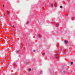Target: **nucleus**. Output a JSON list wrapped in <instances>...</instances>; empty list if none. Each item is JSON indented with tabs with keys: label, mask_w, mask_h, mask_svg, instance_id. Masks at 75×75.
Listing matches in <instances>:
<instances>
[{
	"label": "nucleus",
	"mask_w": 75,
	"mask_h": 75,
	"mask_svg": "<svg viewBox=\"0 0 75 75\" xmlns=\"http://www.w3.org/2000/svg\"><path fill=\"white\" fill-rule=\"evenodd\" d=\"M64 42L65 44H67V43H68V41L67 40H65Z\"/></svg>",
	"instance_id": "20e7f679"
},
{
	"label": "nucleus",
	"mask_w": 75,
	"mask_h": 75,
	"mask_svg": "<svg viewBox=\"0 0 75 75\" xmlns=\"http://www.w3.org/2000/svg\"><path fill=\"white\" fill-rule=\"evenodd\" d=\"M56 25H59V24H58V23H57L56 24Z\"/></svg>",
	"instance_id": "4468645a"
},
{
	"label": "nucleus",
	"mask_w": 75,
	"mask_h": 75,
	"mask_svg": "<svg viewBox=\"0 0 75 75\" xmlns=\"http://www.w3.org/2000/svg\"><path fill=\"white\" fill-rule=\"evenodd\" d=\"M40 74H42V71H40Z\"/></svg>",
	"instance_id": "2eb2a0df"
},
{
	"label": "nucleus",
	"mask_w": 75,
	"mask_h": 75,
	"mask_svg": "<svg viewBox=\"0 0 75 75\" xmlns=\"http://www.w3.org/2000/svg\"><path fill=\"white\" fill-rule=\"evenodd\" d=\"M4 5H3V7H4Z\"/></svg>",
	"instance_id": "f3484780"
},
{
	"label": "nucleus",
	"mask_w": 75,
	"mask_h": 75,
	"mask_svg": "<svg viewBox=\"0 0 75 75\" xmlns=\"http://www.w3.org/2000/svg\"><path fill=\"white\" fill-rule=\"evenodd\" d=\"M19 52V51L18 50L16 51V54H18V53Z\"/></svg>",
	"instance_id": "0eeeda50"
},
{
	"label": "nucleus",
	"mask_w": 75,
	"mask_h": 75,
	"mask_svg": "<svg viewBox=\"0 0 75 75\" xmlns=\"http://www.w3.org/2000/svg\"><path fill=\"white\" fill-rule=\"evenodd\" d=\"M73 64V62H71V65H72Z\"/></svg>",
	"instance_id": "1a4fd4ad"
},
{
	"label": "nucleus",
	"mask_w": 75,
	"mask_h": 75,
	"mask_svg": "<svg viewBox=\"0 0 75 75\" xmlns=\"http://www.w3.org/2000/svg\"><path fill=\"white\" fill-rule=\"evenodd\" d=\"M38 37H39V38H40V37H41V35L39 34L38 35Z\"/></svg>",
	"instance_id": "39448f33"
},
{
	"label": "nucleus",
	"mask_w": 75,
	"mask_h": 75,
	"mask_svg": "<svg viewBox=\"0 0 75 75\" xmlns=\"http://www.w3.org/2000/svg\"><path fill=\"white\" fill-rule=\"evenodd\" d=\"M6 14H8L10 13L8 11H6Z\"/></svg>",
	"instance_id": "7ed1b4c3"
},
{
	"label": "nucleus",
	"mask_w": 75,
	"mask_h": 75,
	"mask_svg": "<svg viewBox=\"0 0 75 75\" xmlns=\"http://www.w3.org/2000/svg\"><path fill=\"white\" fill-rule=\"evenodd\" d=\"M55 57L56 58H58V55L57 54H56L55 55Z\"/></svg>",
	"instance_id": "f03ea898"
},
{
	"label": "nucleus",
	"mask_w": 75,
	"mask_h": 75,
	"mask_svg": "<svg viewBox=\"0 0 75 75\" xmlns=\"http://www.w3.org/2000/svg\"><path fill=\"white\" fill-rule=\"evenodd\" d=\"M31 70V69H28L29 71H30Z\"/></svg>",
	"instance_id": "6e6552de"
},
{
	"label": "nucleus",
	"mask_w": 75,
	"mask_h": 75,
	"mask_svg": "<svg viewBox=\"0 0 75 75\" xmlns=\"http://www.w3.org/2000/svg\"><path fill=\"white\" fill-rule=\"evenodd\" d=\"M29 62H27V63H26V64H29Z\"/></svg>",
	"instance_id": "dca6fc26"
},
{
	"label": "nucleus",
	"mask_w": 75,
	"mask_h": 75,
	"mask_svg": "<svg viewBox=\"0 0 75 75\" xmlns=\"http://www.w3.org/2000/svg\"><path fill=\"white\" fill-rule=\"evenodd\" d=\"M53 5H54V7H56V6H57V4H50V7H52Z\"/></svg>",
	"instance_id": "f257e3e1"
},
{
	"label": "nucleus",
	"mask_w": 75,
	"mask_h": 75,
	"mask_svg": "<svg viewBox=\"0 0 75 75\" xmlns=\"http://www.w3.org/2000/svg\"><path fill=\"white\" fill-rule=\"evenodd\" d=\"M65 74V71H63V72H62V74Z\"/></svg>",
	"instance_id": "423d86ee"
},
{
	"label": "nucleus",
	"mask_w": 75,
	"mask_h": 75,
	"mask_svg": "<svg viewBox=\"0 0 75 75\" xmlns=\"http://www.w3.org/2000/svg\"><path fill=\"white\" fill-rule=\"evenodd\" d=\"M33 52H35L36 51V50H33Z\"/></svg>",
	"instance_id": "9d476101"
},
{
	"label": "nucleus",
	"mask_w": 75,
	"mask_h": 75,
	"mask_svg": "<svg viewBox=\"0 0 75 75\" xmlns=\"http://www.w3.org/2000/svg\"><path fill=\"white\" fill-rule=\"evenodd\" d=\"M29 23V22H28V21L26 23L27 24H28Z\"/></svg>",
	"instance_id": "9b49d317"
},
{
	"label": "nucleus",
	"mask_w": 75,
	"mask_h": 75,
	"mask_svg": "<svg viewBox=\"0 0 75 75\" xmlns=\"http://www.w3.org/2000/svg\"><path fill=\"white\" fill-rule=\"evenodd\" d=\"M60 8H62V6H60Z\"/></svg>",
	"instance_id": "ddd939ff"
},
{
	"label": "nucleus",
	"mask_w": 75,
	"mask_h": 75,
	"mask_svg": "<svg viewBox=\"0 0 75 75\" xmlns=\"http://www.w3.org/2000/svg\"><path fill=\"white\" fill-rule=\"evenodd\" d=\"M45 54V53H43V54H42V55H44Z\"/></svg>",
	"instance_id": "f8f14e48"
}]
</instances>
